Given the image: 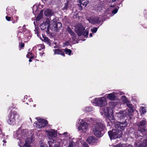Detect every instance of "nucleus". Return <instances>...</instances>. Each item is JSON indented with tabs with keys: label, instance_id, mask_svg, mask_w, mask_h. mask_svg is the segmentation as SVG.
Listing matches in <instances>:
<instances>
[{
	"label": "nucleus",
	"instance_id": "nucleus-1",
	"mask_svg": "<svg viewBox=\"0 0 147 147\" xmlns=\"http://www.w3.org/2000/svg\"><path fill=\"white\" fill-rule=\"evenodd\" d=\"M105 128L104 122L102 120L96 121L92 126V132L95 136L100 137L103 135L102 131Z\"/></svg>",
	"mask_w": 147,
	"mask_h": 147
},
{
	"label": "nucleus",
	"instance_id": "nucleus-2",
	"mask_svg": "<svg viewBox=\"0 0 147 147\" xmlns=\"http://www.w3.org/2000/svg\"><path fill=\"white\" fill-rule=\"evenodd\" d=\"M121 125H119L118 128L115 127V129L108 131V134L111 140L119 138L123 134L122 130L124 129L125 127H124L123 128H121Z\"/></svg>",
	"mask_w": 147,
	"mask_h": 147
},
{
	"label": "nucleus",
	"instance_id": "nucleus-3",
	"mask_svg": "<svg viewBox=\"0 0 147 147\" xmlns=\"http://www.w3.org/2000/svg\"><path fill=\"white\" fill-rule=\"evenodd\" d=\"M108 116V118L110 122H109V125H113V126L116 128L119 127V126L121 125V128H123L124 127H126L127 125V123L126 122H120L117 121L115 119L113 115L111 114V116Z\"/></svg>",
	"mask_w": 147,
	"mask_h": 147
},
{
	"label": "nucleus",
	"instance_id": "nucleus-4",
	"mask_svg": "<svg viewBox=\"0 0 147 147\" xmlns=\"http://www.w3.org/2000/svg\"><path fill=\"white\" fill-rule=\"evenodd\" d=\"M62 25L61 23L57 22L56 19H53L49 24V30H51L53 32H57L60 29Z\"/></svg>",
	"mask_w": 147,
	"mask_h": 147
},
{
	"label": "nucleus",
	"instance_id": "nucleus-5",
	"mask_svg": "<svg viewBox=\"0 0 147 147\" xmlns=\"http://www.w3.org/2000/svg\"><path fill=\"white\" fill-rule=\"evenodd\" d=\"M91 102L94 105L100 107L104 106L107 104L106 99L104 97L95 98L92 100Z\"/></svg>",
	"mask_w": 147,
	"mask_h": 147
},
{
	"label": "nucleus",
	"instance_id": "nucleus-6",
	"mask_svg": "<svg viewBox=\"0 0 147 147\" xmlns=\"http://www.w3.org/2000/svg\"><path fill=\"white\" fill-rule=\"evenodd\" d=\"M17 115L16 111L11 112L9 114L7 120V123L11 125H13L16 123V117Z\"/></svg>",
	"mask_w": 147,
	"mask_h": 147
},
{
	"label": "nucleus",
	"instance_id": "nucleus-7",
	"mask_svg": "<svg viewBox=\"0 0 147 147\" xmlns=\"http://www.w3.org/2000/svg\"><path fill=\"white\" fill-rule=\"evenodd\" d=\"M36 119L38 121L37 122L35 123V124L37 128L40 129L43 128L47 124V120L38 117L36 118Z\"/></svg>",
	"mask_w": 147,
	"mask_h": 147
},
{
	"label": "nucleus",
	"instance_id": "nucleus-8",
	"mask_svg": "<svg viewBox=\"0 0 147 147\" xmlns=\"http://www.w3.org/2000/svg\"><path fill=\"white\" fill-rule=\"evenodd\" d=\"M79 126L78 127V130H82L85 131L88 129V124L83 120L80 119L79 121Z\"/></svg>",
	"mask_w": 147,
	"mask_h": 147
},
{
	"label": "nucleus",
	"instance_id": "nucleus-9",
	"mask_svg": "<svg viewBox=\"0 0 147 147\" xmlns=\"http://www.w3.org/2000/svg\"><path fill=\"white\" fill-rule=\"evenodd\" d=\"M85 28L81 24H78L75 26V31L79 36H80L82 35L83 32Z\"/></svg>",
	"mask_w": 147,
	"mask_h": 147
},
{
	"label": "nucleus",
	"instance_id": "nucleus-10",
	"mask_svg": "<svg viewBox=\"0 0 147 147\" xmlns=\"http://www.w3.org/2000/svg\"><path fill=\"white\" fill-rule=\"evenodd\" d=\"M86 19L91 24H93L98 23L99 22H101L102 20L101 18L98 17H91L90 18L88 17Z\"/></svg>",
	"mask_w": 147,
	"mask_h": 147
},
{
	"label": "nucleus",
	"instance_id": "nucleus-11",
	"mask_svg": "<svg viewBox=\"0 0 147 147\" xmlns=\"http://www.w3.org/2000/svg\"><path fill=\"white\" fill-rule=\"evenodd\" d=\"M146 121L144 120L138 123L137 124L138 127V130L142 133L145 131V125L146 124Z\"/></svg>",
	"mask_w": 147,
	"mask_h": 147
},
{
	"label": "nucleus",
	"instance_id": "nucleus-12",
	"mask_svg": "<svg viewBox=\"0 0 147 147\" xmlns=\"http://www.w3.org/2000/svg\"><path fill=\"white\" fill-rule=\"evenodd\" d=\"M100 110H104L103 113L106 115H108L110 114H112L113 113V111L111 107H102L100 108Z\"/></svg>",
	"mask_w": 147,
	"mask_h": 147
},
{
	"label": "nucleus",
	"instance_id": "nucleus-13",
	"mask_svg": "<svg viewBox=\"0 0 147 147\" xmlns=\"http://www.w3.org/2000/svg\"><path fill=\"white\" fill-rule=\"evenodd\" d=\"M78 1L80 4H78V5L79 7V9L80 11L82 10L83 9L82 7L81 6V5L86 7L89 3V2L88 1L86 0H79Z\"/></svg>",
	"mask_w": 147,
	"mask_h": 147
},
{
	"label": "nucleus",
	"instance_id": "nucleus-14",
	"mask_svg": "<svg viewBox=\"0 0 147 147\" xmlns=\"http://www.w3.org/2000/svg\"><path fill=\"white\" fill-rule=\"evenodd\" d=\"M127 115V111L125 110L123 111H121L117 113L116 116L118 118H122L125 117Z\"/></svg>",
	"mask_w": 147,
	"mask_h": 147
},
{
	"label": "nucleus",
	"instance_id": "nucleus-15",
	"mask_svg": "<svg viewBox=\"0 0 147 147\" xmlns=\"http://www.w3.org/2000/svg\"><path fill=\"white\" fill-rule=\"evenodd\" d=\"M50 22L49 20L48 19L45 22L42 23L40 25V28L43 30L47 28L48 30L49 31V23Z\"/></svg>",
	"mask_w": 147,
	"mask_h": 147
},
{
	"label": "nucleus",
	"instance_id": "nucleus-16",
	"mask_svg": "<svg viewBox=\"0 0 147 147\" xmlns=\"http://www.w3.org/2000/svg\"><path fill=\"white\" fill-rule=\"evenodd\" d=\"M87 142L90 144H93L94 143H97L98 140L97 139L93 136H90L87 140Z\"/></svg>",
	"mask_w": 147,
	"mask_h": 147
},
{
	"label": "nucleus",
	"instance_id": "nucleus-17",
	"mask_svg": "<svg viewBox=\"0 0 147 147\" xmlns=\"http://www.w3.org/2000/svg\"><path fill=\"white\" fill-rule=\"evenodd\" d=\"M33 138H27L25 141V144L23 146V147H31L30 144L32 143L33 141Z\"/></svg>",
	"mask_w": 147,
	"mask_h": 147
},
{
	"label": "nucleus",
	"instance_id": "nucleus-18",
	"mask_svg": "<svg viewBox=\"0 0 147 147\" xmlns=\"http://www.w3.org/2000/svg\"><path fill=\"white\" fill-rule=\"evenodd\" d=\"M46 132L47 134V135L49 138L52 137H55L57 135V132L56 131L52 130L50 131H46Z\"/></svg>",
	"mask_w": 147,
	"mask_h": 147
},
{
	"label": "nucleus",
	"instance_id": "nucleus-19",
	"mask_svg": "<svg viewBox=\"0 0 147 147\" xmlns=\"http://www.w3.org/2000/svg\"><path fill=\"white\" fill-rule=\"evenodd\" d=\"M67 30L68 33L71 34L73 39V40H70L69 42H72L74 41L76 39V35L71 29L69 27L67 28Z\"/></svg>",
	"mask_w": 147,
	"mask_h": 147
},
{
	"label": "nucleus",
	"instance_id": "nucleus-20",
	"mask_svg": "<svg viewBox=\"0 0 147 147\" xmlns=\"http://www.w3.org/2000/svg\"><path fill=\"white\" fill-rule=\"evenodd\" d=\"M117 94L115 93H113L106 94L107 98L111 100H114Z\"/></svg>",
	"mask_w": 147,
	"mask_h": 147
},
{
	"label": "nucleus",
	"instance_id": "nucleus-21",
	"mask_svg": "<svg viewBox=\"0 0 147 147\" xmlns=\"http://www.w3.org/2000/svg\"><path fill=\"white\" fill-rule=\"evenodd\" d=\"M53 12L51 9H46L44 11L45 15L47 16H49L52 15L53 14Z\"/></svg>",
	"mask_w": 147,
	"mask_h": 147
},
{
	"label": "nucleus",
	"instance_id": "nucleus-22",
	"mask_svg": "<svg viewBox=\"0 0 147 147\" xmlns=\"http://www.w3.org/2000/svg\"><path fill=\"white\" fill-rule=\"evenodd\" d=\"M55 54H59L65 56V54L60 49H55L54 50Z\"/></svg>",
	"mask_w": 147,
	"mask_h": 147
},
{
	"label": "nucleus",
	"instance_id": "nucleus-23",
	"mask_svg": "<svg viewBox=\"0 0 147 147\" xmlns=\"http://www.w3.org/2000/svg\"><path fill=\"white\" fill-rule=\"evenodd\" d=\"M16 134L17 135V138H17V139L20 140L21 139V138L23 137L22 136L23 135V134L22 133L20 130H18L17 131Z\"/></svg>",
	"mask_w": 147,
	"mask_h": 147
},
{
	"label": "nucleus",
	"instance_id": "nucleus-24",
	"mask_svg": "<svg viewBox=\"0 0 147 147\" xmlns=\"http://www.w3.org/2000/svg\"><path fill=\"white\" fill-rule=\"evenodd\" d=\"M43 15V11L41 10L40 12L39 13L38 15L37 18H36V21H39L42 18Z\"/></svg>",
	"mask_w": 147,
	"mask_h": 147
},
{
	"label": "nucleus",
	"instance_id": "nucleus-25",
	"mask_svg": "<svg viewBox=\"0 0 147 147\" xmlns=\"http://www.w3.org/2000/svg\"><path fill=\"white\" fill-rule=\"evenodd\" d=\"M127 111V115L130 117V116L132 115V113H133V110L132 109H129Z\"/></svg>",
	"mask_w": 147,
	"mask_h": 147
},
{
	"label": "nucleus",
	"instance_id": "nucleus-26",
	"mask_svg": "<svg viewBox=\"0 0 147 147\" xmlns=\"http://www.w3.org/2000/svg\"><path fill=\"white\" fill-rule=\"evenodd\" d=\"M44 41L45 42H46L48 44H49V45H50V40L49 39V38L47 37H45V38H44Z\"/></svg>",
	"mask_w": 147,
	"mask_h": 147
},
{
	"label": "nucleus",
	"instance_id": "nucleus-27",
	"mask_svg": "<svg viewBox=\"0 0 147 147\" xmlns=\"http://www.w3.org/2000/svg\"><path fill=\"white\" fill-rule=\"evenodd\" d=\"M64 51L65 53L66 54H68L69 55H70L72 52L71 50L67 49H65Z\"/></svg>",
	"mask_w": 147,
	"mask_h": 147
},
{
	"label": "nucleus",
	"instance_id": "nucleus-28",
	"mask_svg": "<svg viewBox=\"0 0 147 147\" xmlns=\"http://www.w3.org/2000/svg\"><path fill=\"white\" fill-rule=\"evenodd\" d=\"M121 99L124 103H127L128 102V100L125 96H123L121 97Z\"/></svg>",
	"mask_w": 147,
	"mask_h": 147
},
{
	"label": "nucleus",
	"instance_id": "nucleus-29",
	"mask_svg": "<svg viewBox=\"0 0 147 147\" xmlns=\"http://www.w3.org/2000/svg\"><path fill=\"white\" fill-rule=\"evenodd\" d=\"M38 10V8L37 7V5H34L33 6V12H37V10Z\"/></svg>",
	"mask_w": 147,
	"mask_h": 147
},
{
	"label": "nucleus",
	"instance_id": "nucleus-30",
	"mask_svg": "<svg viewBox=\"0 0 147 147\" xmlns=\"http://www.w3.org/2000/svg\"><path fill=\"white\" fill-rule=\"evenodd\" d=\"M117 104V102H111L109 103L110 106H111L112 108L116 106Z\"/></svg>",
	"mask_w": 147,
	"mask_h": 147
},
{
	"label": "nucleus",
	"instance_id": "nucleus-31",
	"mask_svg": "<svg viewBox=\"0 0 147 147\" xmlns=\"http://www.w3.org/2000/svg\"><path fill=\"white\" fill-rule=\"evenodd\" d=\"M89 28H87L84 32L83 33V35L85 36H87L88 34L89 30Z\"/></svg>",
	"mask_w": 147,
	"mask_h": 147
},
{
	"label": "nucleus",
	"instance_id": "nucleus-32",
	"mask_svg": "<svg viewBox=\"0 0 147 147\" xmlns=\"http://www.w3.org/2000/svg\"><path fill=\"white\" fill-rule=\"evenodd\" d=\"M2 126L1 125V124H0V137L3 138V137L5 136V134L4 133H2V131L1 130Z\"/></svg>",
	"mask_w": 147,
	"mask_h": 147
},
{
	"label": "nucleus",
	"instance_id": "nucleus-33",
	"mask_svg": "<svg viewBox=\"0 0 147 147\" xmlns=\"http://www.w3.org/2000/svg\"><path fill=\"white\" fill-rule=\"evenodd\" d=\"M92 108L91 107H87L85 108V110L86 112H89L92 111Z\"/></svg>",
	"mask_w": 147,
	"mask_h": 147
},
{
	"label": "nucleus",
	"instance_id": "nucleus-34",
	"mask_svg": "<svg viewBox=\"0 0 147 147\" xmlns=\"http://www.w3.org/2000/svg\"><path fill=\"white\" fill-rule=\"evenodd\" d=\"M91 31L92 33H96L97 30V28L96 27H94L92 29H91Z\"/></svg>",
	"mask_w": 147,
	"mask_h": 147
},
{
	"label": "nucleus",
	"instance_id": "nucleus-35",
	"mask_svg": "<svg viewBox=\"0 0 147 147\" xmlns=\"http://www.w3.org/2000/svg\"><path fill=\"white\" fill-rule=\"evenodd\" d=\"M144 147H147V138L144 141L143 144L142 145Z\"/></svg>",
	"mask_w": 147,
	"mask_h": 147
},
{
	"label": "nucleus",
	"instance_id": "nucleus-36",
	"mask_svg": "<svg viewBox=\"0 0 147 147\" xmlns=\"http://www.w3.org/2000/svg\"><path fill=\"white\" fill-rule=\"evenodd\" d=\"M141 110L142 113L144 114L146 112V110L144 107H141Z\"/></svg>",
	"mask_w": 147,
	"mask_h": 147
},
{
	"label": "nucleus",
	"instance_id": "nucleus-37",
	"mask_svg": "<svg viewBox=\"0 0 147 147\" xmlns=\"http://www.w3.org/2000/svg\"><path fill=\"white\" fill-rule=\"evenodd\" d=\"M82 147H89L88 144L85 142H84L82 143Z\"/></svg>",
	"mask_w": 147,
	"mask_h": 147
},
{
	"label": "nucleus",
	"instance_id": "nucleus-38",
	"mask_svg": "<svg viewBox=\"0 0 147 147\" xmlns=\"http://www.w3.org/2000/svg\"><path fill=\"white\" fill-rule=\"evenodd\" d=\"M127 104V106L129 108V109H132V105L131 104L129 103L128 101L127 103H126Z\"/></svg>",
	"mask_w": 147,
	"mask_h": 147
},
{
	"label": "nucleus",
	"instance_id": "nucleus-39",
	"mask_svg": "<svg viewBox=\"0 0 147 147\" xmlns=\"http://www.w3.org/2000/svg\"><path fill=\"white\" fill-rule=\"evenodd\" d=\"M102 7L100 6H98L97 7H96V10L97 11H100L102 9Z\"/></svg>",
	"mask_w": 147,
	"mask_h": 147
},
{
	"label": "nucleus",
	"instance_id": "nucleus-40",
	"mask_svg": "<svg viewBox=\"0 0 147 147\" xmlns=\"http://www.w3.org/2000/svg\"><path fill=\"white\" fill-rule=\"evenodd\" d=\"M118 11V9L117 8L114 9L112 12V13L113 14H115Z\"/></svg>",
	"mask_w": 147,
	"mask_h": 147
},
{
	"label": "nucleus",
	"instance_id": "nucleus-41",
	"mask_svg": "<svg viewBox=\"0 0 147 147\" xmlns=\"http://www.w3.org/2000/svg\"><path fill=\"white\" fill-rule=\"evenodd\" d=\"M9 9H8V8L7 9V11L6 12V13L8 15H10L9 13H11V11H9Z\"/></svg>",
	"mask_w": 147,
	"mask_h": 147
},
{
	"label": "nucleus",
	"instance_id": "nucleus-42",
	"mask_svg": "<svg viewBox=\"0 0 147 147\" xmlns=\"http://www.w3.org/2000/svg\"><path fill=\"white\" fill-rule=\"evenodd\" d=\"M24 44L22 42L19 45L20 48L23 47L24 46Z\"/></svg>",
	"mask_w": 147,
	"mask_h": 147
},
{
	"label": "nucleus",
	"instance_id": "nucleus-43",
	"mask_svg": "<svg viewBox=\"0 0 147 147\" xmlns=\"http://www.w3.org/2000/svg\"><path fill=\"white\" fill-rule=\"evenodd\" d=\"M6 19L7 21H9L11 20V18L10 17L6 16Z\"/></svg>",
	"mask_w": 147,
	"mask_h": 147
},
{
	"label": "nucleus",
	"instance_id": "nucleus-44",
	"mask_svg": "<svg viewBox=\"0 0 147 147\" xmlns=\"http://www.w3.org/2000/svg\"><path fill=\"white\" fill-rule=\"evenodd\" d=\"M40 147H48L47 145L46 144H44L41 145Z\"/></svg>",
	"mask_w": 147,
	"mask_h": 147
},
{
	"label": "nucleus",
	"instance_id": "nucleus-45",
	"mask_svg": "<svg viewBox=\"0 0 147 147\" xmlns=\"http://www.w3.org/2000/svg\"><path fill=\"white\" fill-rule=\"evenodd\" d=\"M69 147H73V143L71 142L70 143L69 145Z\"/></svg>",
	"mask_w": 147,
	"mask_h": 147
},
{
	"label": "nucleus",
	"instance_id": "nucleus-46",
	"mask_svg": "<svg viewBox=\"0 0 147 147\" xmlns=\"http://www.w3.org/2000/svg\"><path fill=\"white\" fill-rule=\"evenodd\" d=\"M32 53H29L27 55L26 57L27 58H29L30 57V55H32Z\"/></svg>",
	"mask_w": 147,
	"mask_h": 147
},
{
	"label": "nucleus",
	"instance_id": "nucleus-47",
	"mask_svg": "<svg viewBox=\"0 0 147 147\" xmlns=\"http://www.w3.org/2000/svg\"><path fill=\"white\" fill-rule=\"evenodd\" d=\"M53 147H60V145H58L57 144H55Z\"/></svg>",
	"mask_w": 147,
	"mask_h": 147
},
{
	"label": "nucleus",
	"instance_id": "nucleus-48",
	"mask_svg": "<svg viewBox=\"0 0 147 147\" xmlns=\"http://www.w3.org/2000/svg\"><path fill=\"white\" fill-rule=\"evenodd\" d=\"M3 146H5V145L4 143H6L7 142H6V141L5 140H3Z\"/></svg>",
	"mask_w": 147,
	"mask_h": 147
},
{
	"label": "nucleus",
	"instance_id": "nucleus-49",
	"mask_svg": "<svg viewBox=\"0 0 147 147\" xmlns=\"http://www.w3.org/2000/svg\"><path fill=\"white\" fill-rule=\"evenodd\" d=\"M40 47H41V49H44L45 48V46L43 45H40Z\"/></svg>",
	"mask_w": 147,
	"mask_h": 147
},
{
	"label": "nucleus",
	"instance_id": "nucleus-50",
	"mask_svg": "<svg viewBox=\"0 0 147 147\" xmlns=\"http://www.w3.org/2000/svg\"><path fill=\"white\" fill-rule=\"evenodd\" d=\"M100 110V113L101 114H102V115L103 114H104V113H103V111H104V110Z\"/></svg>",
	"mask_w": 147,
	"mask_h": 147
},
{
	"label": "nucleus",
	"instance_id": "nucleus-51",
	"mask_svg": "<svg viewBox=\"0 0 147 147\" xmlns=\"http://www.w3.org/2000/svg\"><path fill=\"white\" fill-rule=\"evenodd\" d=\"M30 59L29 60V61L30 62H31L32 61V60L31 59H33V57L32 56L30 57Z\"/></svg>",
	"mask_w": 147,
	"mask_h": 147
},
{
	"label": "nucleus",
	"instance_id": "nucleus-52",
	"mask_svg": "<svg viewBox=\"0 0 147 147\" xmlns=\"http://www.w3.org/2000/svg\"><path fill=\"white\" fill-rule=\"evenodd\" d=\"M69 44V42H66L65 43V45H68Z\"/></svg>",
	"mask_w": 147,
	"mask_h": 147
},
{
	"label": "nucleus",
	"instance_id": "nucleus-53",
	"mask_svg": "<svg viewBox=\"0 0 147 147\" xmlns=\"http://www.w3.org/2000/svg\"><path fill=\"white\" fill-rule=\"evenodd\" d=\"M40 56H42L43 55V54H44L43 53H40Z\"/></svg>",
	"mask_w": 147,
	"mask_h": 147
},
{
	"label": "nucleus",
	"instance_id": "nucleus-54",
	"mask_svg": "<svg viewBox=\"0 0 147 147\" xmlns=\"http://www.w3.org/2000/svg\"><path fill=\"white\" fill-rule=\"evenodd\" d=\"M92 33H90V37H91L92 36Z\"/></svg>",
	"mask_w": 147,
	"mask_h": 147
},
{
	"label": "nucleus",
	"instance_id": "nucleus-55",
	"mask_svg": "<svg viewBox=\"0 0 147 147\" xmlns=\"http://www.w3.org/2000/svg\"><path fill=\"white\" fill-rule=\"evenodd\" d=\"M112 1L113 2H115L116 1V0H112Z\"/></svg>",
	"mask_w": 147,
	"mask_h": 147
},
{
	"label": "nucleus",
	"instance_id": "nucleus-56",
	"mask_svg": "<svg viewBox=\"0 0 147 147\" xmlns=\"http://www.w3.org/2000/svg\"><path fill=\"white\" fill-rule=\"evenodd\" d=\"M123 94V92H121L120 93V94H121V95H122V94Z\"/></svg>",
	"mask_w": 147,
	"mask_h": 147
},
{
	"label": "nucleus",
	"instance_id": "nucleus-57",
	"mask_svg": "<svg viewBox=\"0 0 147 147\" xmlns=\"http://www.w3.org/2000/svg\"><path fill=\"white\" fill-rule=\"evenodd\" d=\"M129 147H132L131 145L129 146Z\"/></svg>",
	"mask_w": 147,
	"mask_h": 147
},
{
	"label": "nucleus",
	"instance_id": "nucleus-58",
	"mask_svg": "<svg viewBox=\"0 0 147 147\" xmlns=\"http://www.w3.org/2000/svg\"><path fill=\"white\" fill-rule=\"evenodd\" d=\"M25 27V25H24L23 26V28H24V27Z\"/></svg>",
	"mask_w": 147,
	"mask_h": 147
},
{
	"label": "nucleus",
	"instance_id": "nucleus-59",
	"mask_svg": "<svg viewBox=\"0 0 147 147\" xmlns=\"http://www.w3.org/2000/svg\"><path fill=\"white\" fill-rule=\"evenodd\" d=\"M69 2H68V3H67V5H69Z\"/></svg>",
	"mask_w": 147,
	"mask_h": 147
},
{
	"label": "nucleus",
	"instance_id": "nucleus-60",
	"mask_svg": "<svg viewBox=\"0 0 147 147\" xmlns=\"http://www.w3.org/2000/svg\"><path fill=\"white\" fill-rule=\"evenodd\" d=\"M39 51H40L41 50V49H39Z\"/></svg>",
	"mask_w": 147,
	"mask_h": 147
},
{
	"label": "nucleus",
	"instance_id": "nucleus-61",
	"mask_svg": "<svg viewBox=\"0 0 147 147\" xmlns=\"http://www.w3.org/2000/svg\"><path fill=\"white\" fill-rule=\"evenodd\" d=\"M30 120H31V121H32V120H31V118H30Z\"/></svg>",
	"mask_w": 147,
	"mask_h": 147
},
{
	"label": "nucleus",
	"instance_id": "nucleus-62",
	"mask_svg": "<svg viewBox=\"0 0 147 147\" xmlns=\"http://www.w3.org/2000/svg\"><path fill=\"white\" fill-rule=\"evenodd\" d=\"M34 24H35V22H34Z\"/></svg>",
	"mask_w": 147,
	"mask_h": 147
},
{
	"label": "nucleus",
	"instance_id": "nucleus-63",
	"mask_svg": "<svg viewBox=\"0 0 147 147\" xmlns=\"http://www.w3.org/2000/svg\"><path fill=\"white\" fill-rule=\"evenodd\" d=\"M4 138L5 139V137Z\"/></svg>",
	"mask_w": 147,
	"mask_h": 147
}]
</instances>
